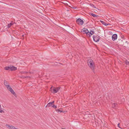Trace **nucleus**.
Returning a JSON list of instances; mask_svg holds the SVG:
<instances>
[{
	"label": "nucleus",
	"instance_id": "1",
	"mask_svg": "<svg viewBox=\"0 0 129 129\" xmlns=\"http://www.w3.org/2000/svg\"><path fill=\"white\" fill-rule=\"evenodd\" d=\"M87 63L88 66L92 71L94 72L95 66L94 62L93 60L91 59H89L87 61Z\"/></svg>",
	"mask_w": 129,
	"mask_h": 129
},
{
	"label": "nucleus",
	"instance_id": "2",
	"mask_svg": "<svg viewBox=\"0 0 129 129\" xmlns=\"http://www.w3.org/2000/svg\"><path fill=\"white\" fill-rule=\"evenodd\" d=\"M60 88H61L60 87H58L56 88H55L54 87L52 89H51V92L53 93H56L58 91Z\"/></svg>",
	"mask_w": 129,
	"mask_h": 129
},
{
	"label": "nucleus",
	"instance_id": "3",
	"mask_svg": "<svg viewBox=\"0 0 129 129\" xmlns=\"http://www.w3.org/2000/svg\"><path fill=\"white\" fill-rule=\"evenodd\" d=\"M94 41L95 42H98L100 39V37L97 35L96 36H93L92 37Z\"/></svg>",
	"mask_w": 129,
	"mask_h": 129
},
{
	"label": "nucleus",
	"instance_id": "4",
	"mask_svg": "<svg viewBox=\"0 0 129 129\" xmlns=\"http://www.w3.org/2000/svg\"><path fill=\"white\" fill-rule=\"evenodd\" d=\"M77 23L79 25H82L83 24V20L79 18L76 20Z\"/></svg>",
	"mask_w": 129,
	"mask_h": 129
},
{
	"label": "nucleus",
	"instance_id": "5",
	"mask_svg": "<svg viewBox=\"0 0 129 129\" xmlns=\"http://www.w3.org/2000/svg\"><path fill=\"white\" fill-rule=\"evenodd\" d=\"M81 31L83 33V34H86V35H87L88 33H89V31L86 28H84L81 29Z\"/></svg>",
	"mask_w": 129,
	"mask_h": 129
},
{
	"label": "nucleus",
	"instance_id": "6",
	"mask_svg": "<svg viewBox=\"0 0 129 129\" xmlns=\"http://www.w3.org/2000/svg\"><path fill=\"white\" fill-rule=\"evenodd\" d=\"M6 125L8 126L10 129H18V128L15 127L12 125H9L7 124Z\"/></svg>",
	"mask_w": 129,
	"mask_h": 129
},
{
	"label": "nucleus",
	"instance_id": "7",
	"mask_svg": "<svg viewBox=\"0 0 129 129\" xmlns=\"http://www.w3.org/2000/svg\"><path fill=\"white\" fill-rule=\"evenodd\" d=\"M117 38V35L116 34H113L112 36V40L113 41H114L116 40Z\"/></svg>",
	"mask_w": 129,
	"mask_h": 129
},
{
	"label": "nucleus",
	"instance_id": "8",
	"mask_svg": "<svg viewBox=\"0 0 129 129\" xmlns=\"http://www.w3.org/2000/svg\"><path fill=\"white\" fill-rule=\"evenodd\" d=\"M17 68L13 66H11V71H15L17 70Z\"/></svg>",
	"mask_w": 129,
	"mask_h": 129
},
{
	"label": "nucleus",
	"instance_id": "9",
	"mask_svg": "<svg viewBox=\"0 0 129 129\" xmlns=\"http://www.w3.org/2000/svg\"><path fill=\"white\" fill-rule=\"evenodd\" d=\"M117 104L116 103L113 104L112 105V107L113 108L115 109L116 108H117Z\"/></svg>",
	"mask_w": 129,
	"mask_h": 129
},
{
	"label": "nucleus",
	"instance_id": "10",
	"mask_svg": "<svg viewBox=\"0 0 129 129\" xmlns=\"http://www.w3.org/2000/svg\"><path fill=\"white\" fill-rule=\"evenodd\" d=\"M5 70L8 71H11V66L5 67L4 68Z\"/></svg>",
	"mask_w": 129,
	"mask_h": 129
},
{
	"label": "nucleus",
	"instance_id": "11",
	"mask_svg": "<svg viewBox=\"0 0 129 129\" xmlns=\"http://www.w3.org/2000/svg\"><path fill=\"white\" fill-rule=\"evenodd\" d=\"M9 91H10L11 92V93L12 94H13L16 97V94L12 89L11 90H10Z\"/></svg>",
	"mask_w": 129,
	"mask_h": 129
},
{
	"label": "nucleus",
	"instance_id": "12",
	"mask_svg": "<svg viewBox=\"0 0 129 129\" xmlns=\"http://www.w3.org/2000/svg\"><path fill=\"white\" fill-rule=\"evenodd\" d=\"M100 22L102 24L105 25L106 26H107L108 25H109L110 24H109L106 23L105 22H104V21H102V20H100Z\"/></svg>",
	"mask_w": 129,
	"mask_h": 129
},
{
	"label": "nucleus",
	"instance_id": "13",
	"mask_svg": "<svg viewBox=\"0 0 129 129\" xmlns=\"http://www.w3.org/2000/svg\"><path fill=\"white\" fill-rule=\"evenodd\" d=\"M94 29H90L89 33L90 34V36H91V35H93L94 33Z\"/></svg>",
	"mask_w": 129,
	"mask_h": 129
},
{
	"label": "nucleus",
	"instance_id": "14",
	"mask_svg": "<svg viewBox=\"0 0 129 129\" xmlns=\"http://www.w3.org/2000/svg\"><path fill=\"white\" fill-rule=\"evenodd\" d=\"M4 82L5 85L7 87L8 86H9V83L7 81L5 80L4 81Z\"/></svg>",
	"mask_w": 129,
	"mask_h": 129
},
{
	"label": "nucleus",
	"instance_id": "15",
	"mask_svg": "<svg viewBox=\"0 0 129 129\" xmlns=\"http://www.w3.org/2000/svg\"><path fill=\"white\" fill-rule=\"evenodd\" d=\"M91 15L93 17H95L96 18H98L99 17L98 15L93 14L92 13H91Z\"/></svg>",
	"mask_w": 129,
	"mask_h": 129
},
{
	"label": "nucleus",
	"instance_id": "16",
	"mask_svg": "<svg viewBox=\"0 0 129 129\" xmlns=\"http://www.w3.org/2000/svg\"><path fill=\"white\" fill-rule=\"evenodd\" d=\"M52 105H53V104H52V103L51 102H49L47 104L46 107H50L51 106H52Z\"/></svg>",
	"mask_w": 129,
	"mask_h": 129
},
{
	"label": "nucleus",
	"instance_id": "17",
	"mask_svg": "<svg viewBox=\"0 0 129 129\" xmlns=\"http://www.w3.org/2000/svg\"><path fill=\"white\" fill-rule=\"evenodd\" d=\"M55 111L57 112L58 113H61V112H63L62 111L60 110L59 109H55Z\"/></svg>",
	"mask_w": 129,
	"mask_h": 129
},
{
	"label": "nucleus",
	"instance_id": "18",
	"mask_svg": "<svg viewBox=\"0 0 129 129\" xmlns=\"http://www.w3.org/2000/svg\"><path fill=\"white\" fill-rule=\"evenodd\" d=\"M7 88L8 90L9 91H10V90H11L12 89L10 85H9V86H8L7 87Z\"/></svg>",
	"mask_w": 129,
	"mask_h": 129
},
{
	"label": "nucleus",
	"instance_id": "19",
	"mask_svg": "<svg viewBox=\"0 0 129 129\" xmlns=\"http://www.w3.org/2000/svg\"><path fill=\"white\" fill-rule=\"evenodd\" d=\"M13 24V23H10L9 24H8V27H9L11 26V25Z\"/></svg>",
	"mask_w": 129,
	"mask_h": 129
},
{
	"label": "nucleus",
	"instance_id": "20",
	"mask_svg": "<svg viewBox=\"0 0 129 129\" xmlns=\"http://www.w3.org/2000/svg\"><path fill=\"white\" fill-rule=\"evenodd\" d=\"M21 77L22 78L24 79V78H27L28 77L30 78V77L29 76H21Z\"/></svg>",
	"mask_w": 129,
	"mask_h": 129
},
{
	"label": "nucleus",
	"instance_id": "21",
	"mask_svg": "<svg viewBox=\"0 0 129 129\" xmlns=\"http://www.w3.org/2000/svg\"><path fill=\"white\" fill-rule=\"evenodd\" d=\"M89 5L91 6L94 8H96V7L93 4H90Z\"/></svg>",
	"mask_w": 129,
	"mask_h": 129
},
{
	"label": "nucleus",
	"instance_id": "22",
	"mask_svg": "<svg viewBox=\"0 0 129 129\" xmlns=\"http://www.w3.org/2000/svg\"><path fill=\"white\" fill-rule=\"evenodd\" d=\"M28 73V72L24 71H22L20 72V73L22 74H26L27 73Z\"/></svg>",
	"mask_w": 129,
	"mask_h": 129
},
{
	"label": "nucleus",
	"instance_id": "23",
	"mask_svg": "<svg viewBox=\"0 0 129 129\" xmlns=\"http://www.w3.org/2000/svg\"><path fill=\"white\" fill-rule=\"evenodd\" d=\"M52 107L53 108H54V109H56L57 108L56 106L55 105H52Z\"/></svg>",
	"mask_w": 129,
	"mask_h": 129
},
{
	"label": "nucleus",
	"instance_id": "24",
	"mask_svg": "<svg viewBox=\"0 0 129 129\" xmlns=\"http://www.w3.org/2000/svg\"><path fill=\"white\" fill-rule=\"evenodd\" d=\"M125 63L126 64L128 65L129 64V61H127V60H126L125 61Z\"/></svg>",
	"mask_w": 129,
	"mask_h": 129
},
{
	"label": "nucleus",
	"instance_id": "25",
	"mask_svg": "<svg viewBox=\"0 0 129 129\" xmlns=\"http://www.w3.org/2000/svg\"><path fill=\"white\" fill-rule=\"evenodd\" d=\"M90 34L89 33H89H88L87 35V36H89V37H90L91 36H90Z\"/></svg>",
	"mask_w": 129,
	"mask_h": 129
},
{
	"label": "nucleus",
	"instance_id": "26",
	"mask_svg": "<svg viewBox=\"0 0 129 129\" xmlns=\"http://www.w3.org/2000/svg\"><path fill=\"white\" fill-rule=\"evenodd\" d=\"M119 124H120V123H119L118 125H117V126L119 128H120V126H119Z\"/></svg>",
	"mask_w": 129,
	"mask_h": 129
},
{
	"label": "nucleus",
	"instance_id": "27",
	"mask_svg": "<svg viewBox=\"0 0 129 129\" xmlns=\"http://www.w3.org/2000/svg\"><path fill=\"white\" fill-rule=\"evenodd\" d=\"M54 101H53L52 102H51L52 103V104H53V105H54Z\"/></svg>",
	"mask_w": 129,
	"mask_h": 129
},
{
	"label": "nucleus",
	"instance_id": "28",
	"mask_svg": "<svg viewBox=\"0 0 129 129\" xmlns=\"http://www.w3.org/2000/svg\"><path fill=\"white\" fill-rule=\"evenodd\" d=\"M76 7H73L72 8L74 9H76Z\"/></svg>",
	"mask_w": 129,
	"mask_h": 129
},
{
	"label": "nucleus",
	"instance_id": "29",
	"mask_svg": "<svg viewBox=\"0 0 129 129\" xmlns=\"http://www.w3.org/2000/svg\"><path fill=\"white\" fill-rule=\"evenodd\" d=\"M29 73L30 74H31V73H31V72H29Z\"/></svg>",
	"mask_w": 129,
	"mask_h": 129
},
{
	"label": "nucleus",
	"instance_id": "30",
	"mask_svg": "<svg viewBox=\"0 0 129 129\" xmlns=\"http://www.w3.org/2000/svg\"><path fill=\"white\" fill-rule=\"evenodd\" d=\"M93 28L94 29H95V28H94V27H93Z\"/></svg>",
	"mask_w": 129,
	"mask_h": 129
},
{
	"label": "nucleus",
	"instance_id": "31",
	"mask_svg": "<svg viewBox=\"0 0 129 129\" xmlns=\"http://www.w3.org/2000/svg\"><path fill=\"white\" fill-rule=\"evenodd\" d=\"M52 88V87L51 88V89Z\"/></svg>",
	"mask_w": 129,
	"mask_h": 129
}]
</instances>
